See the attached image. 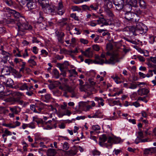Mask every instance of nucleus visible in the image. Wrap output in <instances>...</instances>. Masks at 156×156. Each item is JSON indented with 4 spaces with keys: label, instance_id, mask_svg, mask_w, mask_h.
I'll return each instance as SVG.
<instances>
[{
    "label": "nucleus",
    "instance_id": "42",
    "mask_svg": "<svg viewBox=\"0 0 156 156\" xmlns=\"http://www.w3.org/2000/svg\"><path fill=\"white\" fill-rule=\"evenodd\" d=\"M100 129V127L98 125L93 126H92V129L94 131L99 130Z\"/></svg>",
    "mask_w": 156,
    "mask_h": 156
},
{
    "label": "nucleus",
    "instance_id": "26",
    "mask_svg": "<svg viewBox=\"0 0 156 156\" xmlns=\"http://www.w3.org/2000/svg\"><path fill=\"white\" fill-rule=\"evenodd\" d=\"M38 1L42 7L45 6V5H46L49 3L48 0H38Z\"/></svg>",
    "mask_w": 156,
    "mask_h": 156
},
{
    "label": "nucleus",
    "instance_id": "15",
    "mask_svg": "<svg viewBox=\"0 0 156 156\" xmlns=\"http://www.w3.org/2000/svg\"><path fill=\"white\" fill-rule=\"evenodd\" d=\"M96 60L93 61V63L95 64H102L104 63V60L101 58V57L99 56L95 57Z\"/></svg>",
    "mask_w": 156,
    "mask_h": 156
},
{
    "label": "nucleus",
    "instance_id": "9",
    "mask_svg": "<svg viewBox=\"0 0 156 156\" xmlns=\"http://www.w3.org/2000/svg\"><path fill=\"white\" fill-rule=\"evenodd\" d=\"M55 34L58 36V39L59 42L61 43H63V37L64 36V33L63 32H59L58 30L55 32Z\"/></svg>",
    "mask_w": 156,
    "mask_h": 156
},
{
    "label": "nucleus",
    "instance_id": "56",
    "mask_svg": "<svg viewBox=\"0 0 156 156\" xmlns=\"http://www.w3.org/2000/svg\"><path fill=\"white\" fill-rule=\"evenodd\" d=\"M137 58L140 62H144L145 60L144 58L143 57L141 56L140 55L138 56H137Z\"/></svg>",
    "mask_w": 156,
    "mask_h": 156
},
{
    "label": "nucleus",
    "instance_id": "39",
    "mask_svg": "<svg viewBox=\"0 0 156 156\" xmlns=\"http://www.w3.org/2000/svg\"><path fill=\"white\" fill-rule=\"evenodd\" d=\"M28 62L32 65L33 66H35L37 65L36 62L34 61L33 59H29L28 61Z\"/></svg>",
    "mask_w": 156,
    "mask_h": 156
},
{
    "label": "nucleus",
    "instance_id": "12",
    "mask_svg": "<svg viewBox=\"0 0 156 156\" xmlns=\"http://www.w3.org/2000/svg\"><path fill=\"white\" fill-rule=\"evenodd\" d=\"M130 9H132L134 11L135 15H136L138 16V15H141L143 13V12L141 11L139 8L137 7H135L133 8H131Z\"/></svg>",
    "mask_w": 156,
    "mask_h": 156
},
{
    "label": "nucleus",
    "instance_id": "27",
    "mask_svg": "<svg viewBox=\"0 0 156 156\" xmlns=\"http://www.w3.org/2000/svg\"><path fill=\"white\" fill-rule=\"evenodd\" d=\"M139 3L140 7L141 8H145L146 4L143 0H139Z\"/></svg>",
    "mask_w": 156,
    "mask_h": 156
},
{
    "label": "nucleus",
    "instance_id": "63",
    "mask_svg": "<svg viewBox=\"0 0 156 156\" xmlns=\"http://www.w3.org/2000/svg\"><path fill=\"white\" fill-rule=\"evenodd\" d=\"M41 55H47L48 54V52L45 50L43 49L41 51Z\"/></svg>",
    "mask_w": 156,
    "mask_h": 156
},
{
    "label": "nucleus",
    "instance_id": "52",
    "mask_svg": "<svg viewBox=\"0 0 156 156\" xmlns=\"http://www.w3.org/2000/svg\"><path fill=\"white\" fill-rule=\"evenodd\" d=\"M80 89L81 91L86 92V86L84 85L81 86L80 87Z\"/></svg>",
    "mask_w": 156,
    "mask_h": 156
},
{
    "label": "nucleus",
    "instance_id": "31",
    "mask_svg": "<svg viewBox=\"0 0 156 156\" xmlns=\"http://www.w3.org/2000/svg\"><path fill=\"white\" fill-rule=\"evenodd\" d=\"M105 11L107 13V14L110 16L112 17L114 16V15L112 13V12L110 10V9H106L105 10Z\"/></svg>",
    "mask_w": 156,
    "mask_h": 156
},
{
    "label": "nucleus",
    "instance_id": "18",
    "mask_svg": "<svg viewBox=\"0 0 156 156\" xmlns=\"http://www.w3.org/2000/svg\"><path fill=\"white\" fill-rule=\"evenodd\" d=\"M90 48H88L85 51H82V53L86 57L90 58L92 57L90 55L91 52L90 51Z\"/></svg>",
    "mask_w": 156,
    "mask_h": 156
},
{
    "label": "nucleus",
    "instance_id": "36",
    "mask_svg": "<svg viewBox=\"0 0 156 156\" xmlns=\"http://www.w3.org/2000/svg\"><path fill=\"white\" fill-rule=\"evenodd\" d=\"M71 9L73 11H81V9L78 7L76 6H72Z\"/></svg>",
    "mask_w": 156,
    "mask_h": 156
},
{
    "label": "nucleus",
    "instance_id": "3",
    "mask_svg": "<svg viewBox=\"0 0 156 156\" xmlns=\"http://www.w3.org/2000/svg\"><path fill=\"white\" fill-rule=\"evenodd\" d=\"M121 58H122L119 57V55L117 53H114L111 55L108 63L114 64L116 62H119Z\"/></svg>",
    "mask_w": 156,
    "mask_h": 156
},
{
    "label": "nucleus",
    "instance_id": "41",
    "mask_svg": "<svg viewBox=\"0 0 156 156\" xmlns=\"http://www.w3.org/2000/svg\"><path fill=\"white\" fill-rule=\"evenodd\" d=\"M70 17L72 18H73L75 20L78 21L79 19L78 17L77 16L76 14L75 13H72L70 15Z\"/></svg>",
    "mask_w": 156,
    "mask_h": 156
},
{
    "label": "nucleus",
    "instance_id": "48",
    "mask_svg": "<svg viewBox=\"0 0 156 156\" xmlns=\"http://www.w3.org/2000/svg\"><path fill=\"white\" fill-rule=\"evenodd\" d=\"M58 66H59V69L62 72L64 71V66L62 64H61L60 63H59L58 64Z\"/></svg>",
    "mask_w": 156,
    "mask_h": 156
},
{
    "label": "nucleus",
    "instance_id": "13",
    "mask_svg": "<svg viewBox=\"0 0 156 156\" xmlns=\"http://www.w3.org/2000/svg\"><path fill=\"white\" fill-rule=\"evenodd\" d=\"M120 139L116 137L112 138L109 137L108 140V142L109 143L112 144L113 143H119Z\"/></svg>",
    "mask_w": 156,
    "mask_h": 156
},
{
    "label": "nucleus",
    "instance_id": "7",
    "mask_svg": "<svg viewBox=\"0 0 156 156\" xmlns=\"http://www.w3.org/2000/svg\"><path fill=\"white\" fill-rule=\"evenodd\" d=\"M6 9L7 12L12 14L16 20H17V21L19 22V20L20 18L21 17L19 12L15 10L11 9L9 8H6Z\"/></svg>",
    "mask_w": 156,
    "mask_h": 156
},
{
    "label": "nucleus",
    "instance_id": "23",
    "mask_svg": "<svg viewBox=\"0 0 156 156\" xmlns=\"http://www.w3.org/2000/svg\"><path fill=\"white\" fill-rule=\"evenodd\" d=\"M95 100L98 101L99 106L100 107V105H101L102 106H104V104L103 103L104 100L101 98H99L98 97H95Z\"/></svg>",
    "mask_w": 156,
    "mask_h": 156
},
{
    "label": "nucleus",
    "instance_id": "14",
    "mask_svg": "<svg viewBox=\"0 0 156 156\" xmlns=\"http://www.w3.org/2000/svg\"><path fill=\"white\" fill-rule=\"evenodd\" d=\"M57 153L56 150L53 148L48 149L47 152V156H54Z\"/></svg>",
    "mask_w": 156,
    "mask_h": 156
},
{
    "label": "nucleus",
    "instance_id": "2",
    "mask_svg": "<svg viewBox=\"0 0 156 156\" xmlns=\"http://www.w3.org/2000/svg\"><path fill=\"white\" fill-rule=\"evenodd\" d=\"M125 18L130 22L136 23L139 20L138 17L135 15L134 13L130 11H128L125 13Z\"/></svg>",
    "mask_w": 156,
    "mask_h": 156
},
{
    "label": "nucleus",
    "instance_id": "34",
    "mask_svg": "<svg viewBox=\"0 0 156 156\" xmlns=\"http://www.w3.org/2000/svg\"><path fill=\"white\" fill-rule=\"evenodd\" d=\"M53 72L55 76V77L56 78H58L59 77V73L57 70L56 69H54Z\"/></svg>",
    "mask_w": 156,
    "mask_h": 156
},
{
    "label": "nucleus",
    "instance_id": "45",
    "mask_svg": "<svg viewBox=\"0 0 156 156\" xmlns=\"http://www.w3.org/2000/svg\"><path fill=\"white\" fill-rule=\"evenodd\" d=\"M20 89L22 90H24L28 89V87L27 84L24 83L22 86L20 87Z\"/></svg>",
    "mask_w": 156,
    "mask_h": 156
},
{
    "label": "nucleus",
    "instance_id": "59",
    "mask_svg": "<svg viewBox=\"0 0 156 156\" xmlns=\"http://www.w3.org/2000/svg\"><path fill=\"white\" fill-rule=\"evenodd\" d=\"M137 86L135 84L131 83L130 86L129 87V88L132 89H135L136 88Z\"/></svg>",
    "mask_w": 156,
    "mask_h": 156
},
{
    "label": "nucleus",
    "instance_id": "61",
    "mask_svg": "<svg viewBox=\"0 0 156 156\" xmlns=\"http://www.w3.org/2000/svg\"><path fill=\"white\" fill-rule=\"evenodd\" d=\"M10 73L12 72L15 74L17 72L16 71V70L14 69L11 66H10Z\"/></svg>",
    "mask_w": 156,
    "mask_h": 156
},
{
    "label": "nucleus",
    "instance_id": "54",
    "mask_svg": "<svg viewBox=\"0 0 156 156\" xmlns=\"http://www.w3.org/2000/svg\"><path fill=\"white\" fill-rule=\"evenodd\" d=\"M82 8L84 10H88L89 11H91L90 9V6H88L86 5H83L82 6Z\"/></svg>",
    "mask_w": 156,
    "mask_h": 156
},
{
    "label": "nucleus",
    "instance_id": "1",
    "mask_svg": "<svg viewBox=\"0 0 156 156\" xmlns=\"http://www.w3.org/2000/svg\"><path fill=\"white\" fill-rule=\"evenodd\" d=\"M18 27V34L23 36L25 34V30H30L32 27L26 21L25 19L23 17H21L19 20V22L16 23Z\"/></svg>",
    "mask_w": 156,
    "mask_h": 156
},
{
    "label": "nucleus",
    "instance_id": "46",
    "mask_svg": "<svg viewBox=\"0 0 156 156\" xmlns=\"http://www.w3.org/2000/svg\"><path fill=\"white\" fill-rule=\"evenodd\" d=\"M92 154L94 155H99L100 152L97 150H94L92 151Z\"/></svg>",
    "mask_w": 156,
    "mask_h": 156
},
{
    "label": "nucleus",
    "instance_id": "47",
    "mask_svg": "<svg viewBox=\"0 0 156 156\" xmlns=\"http://www.w3.org/2000/svg\"><path fill=\"white\" fill-rule=\"evenodd\" d=\"M80 41L81 42L84 44H87L88 42L87 40L84 39L80 38Z\"/></svg>",
    "mask_w": 156,
    "mask_h": 156
},
{
    "label": "nucleus",
    "instance_id": "8",
    "mask_svg": "<svg viewBox=\"0 0 156 156\" xmlns=\"http://www.w3.org/2000/svg\"><path fill=\"white\" fill-rule=\"evenodd\" d=\"M27 1L28 2L27 4V6L29 10H31L35 8L36 6L35 2H37V0Z\"/></svg>",
    "mask_w": 156,
    "mask_h": 156
},
{
    "label": "nucleus",
    "instance_id": "4",
    "mask_svg": "<svg viewBox=\"0 0 156 156\" xmlns=\"http://www.w3.org/2000/svg\"><path fill=\"white\" fill-rule=\"evenodd\" d=\"M44 11L47 13H51V15H53V13L55 12L56 8L55 6L50 5L49 4H47L46 5H45V6L42 7Z\"/></svg>",
    "mask_w": 156,
    "mask_h": 156
},
{
    "label": "nucleus",
    "instance_id": "32",
    "mask_svg": "<svg viewBox=\"0 0 156 156\" xmlns=\"http://www.w3.org/2000/svg\"><path fill=\"white\" fill-rule=\"evenodd\" d=\"M12 134L11 132L8 130L7 129H6L4 132V133L2 134V136L3 137L5 136L11 135Z\"/></svg>",
    "mask_w": 156,
    "mask_h": 156
},
{
    "label": "nucleus",
    "instance_id": "17",
    "mask_svg": "<svg viewBox=\"0 0 156 156\" xmlns=\"http://www.w3.org/2000/svg\"><path fill=\"white\" fill-rule=\"evenodd\" d=\"M2 72L5 75H9L10 73V66L4 67L2 69Z\"/></svg>",
    "mask_w": 156,
    "mask_h": 156
},
{
    "label": "nucleus",
    "instance_id": "28",
    "mask_svg": "<svg viewBox=\"0 0 156 156\" xmlns=\"http://www.w3.org/2000/svg\"><path fill=\"white\" fill-rule=\"evenodd\" d=\"M36 23L38 24V26L41 30L46 28V25L45 24H44L41 22L39 23V21H37Z\"/></svg>",
    "mask_w": 156,
    "mask_h": 156
},
{
    "label": "nucleus",
    "instance_id": "40",
    "mask_svg": "<svg viewBox=\"0 0 156 156\" xmlns=\"http://www.w3.org/2000/svg\"><path fill=\"white\" fill-rule=\"evenodd\" d=\"M155 38V37L153 36L150 35L149 36V42L151 44H153L154 42V39Z\"/></svg>",
    "mask_w": 156,
    "mask_h": 156
},
{
    "label": "nucleus",
    "instance_id": "43",
    "mask_svg": "<svg viewBox=\"0 0 156 156\" xmlns=\"http://www.w3.org/2000/svg\"><path fill=\"white\" fill-rule=\"evenodd\" d=\"M150 151H151V148L148 149H145L144 151V153L145 154H149Z\"/></svg>",
    "mask_w": 156,
    "mask_h": 156
},
{
    "label": "nucleus",
    "instance_id": "21",
    "mask_svg": "<svg viewBox=\"0 0 156 156\" xmlns=\"http://www.w3.org/2000/svg\"><path fill=\"white\" fill-rule=\"evenodd\" d=\"M90 9L91 11L92 10L96 11L99 9V4L98 3H94L90 6Z\"/></svg>",
    "mask_w": 156,
    "mask_h": 156
},
{
    "label": "nucleus",
    "instance_id": "55",
    "mask_svg": "<svg viewBox=\"0 0 156 156\" xmlns=\"http://www.w3.org/2000/svg\"><path fill=\"white\" fill-rule=\"evenodd\" d=\"M85 62L89 64L90 63H94L93 61L90 59H87L85 60Z\"/></svg>",
    "mask_w": 156,
    "mask_h": 156
},
{
    "label": "nucleus",
    "instance_id": "5",
    "mask_svg": "<svg viewBox=\"0 0 156 156\" xmlns=\"http://www.w3.org/2000/svg\"><path fill=\"white\" fill-rule=\"evenodd\" d=\"M113 2L116 10H120L123 8L124 4L123 0H113Z\"/></svg>",
    "mask_w": 156,
    "mask_h": 156
},
{
    "label": "nucleus",
    "instance_id": "6",
    "mask_svg": "<svg viewBox=\"0 0 156 156\" xmlns=\"http://www.w3.org/2000/svg\"><path fill=\"white\" fill-rule=\"evenodd\" d=\"M146 27L145 25L141 23H136V28L138 34H142L145 32L144 30Z\"/></svg>",
    "mask_w": 156,
    "mask_h": 156
},
{
    "label": "nucleus",
    "instance_id": "35",
    "mask_svg": "<svg viewBox=\"0 0 156 156\" xmlns=\"http://www.w3.org/2000/svg\"><path fill=\"white\" fill-rule=\"evenodd\" d=\"M69 148L68 143L67 142L64 143L63 145V149L65 150H67Z\"/></svg>",
    "mask_w": 156,
    "mask_h": 156
},
{
    "label": "nucleus",
    "instance_id": "53",
    "mask_svg": "<svg viewBox=\"0 0 156 156\" xmlns=\"http://www.w3.org/2000/svg\"><path fill=\"white\" fill-rule=\"evenodd\" d=\"M63 8V6L62 2H60L58 3V10H60L62 9Z\"/></svg>",
    "mask_w": 156,
    "mask_h": 156
},
{
    "label": "nucleus",
    "instance_id": "49",
    "mask_svg": "<svg viewBox=\"0 0 156 156\" xmlns=\"http://www.w3.org/2000/svg\"><path fill=\"white\" fill-rule=\"evenodd\" d=\"M148 65L149 67L151 68L154 69H156V65L151 64L150 63H148Z\"/></svg>",
    "mask_w": 156,
    "mask_h": 156
},
{
    "label": "nucleus",
    "instance_id": "51",
    "mask_svg": "<svg viewBox=\"0 0 156 156\" xmlns=\"http://www.w3.org/2000/svg\"><path fill=\"white\" fill-rule=\"evenodd\" d=\"M5 126L9 127V128H14L16 127V126L14 125H12V124H5L3 125Z\"/></svg>",
    "mask_w": 156,
    "mask_h": 156
},
{
    "label": "nucleus",
    "instance_id": "19",
    "mask_svg": "<svg viewBox=\"0 0 156 156\" xmlns=\"http://www.w3.org/2000/svg\"><path fill=\"white\" fill-rule=\"evenodd\" d=\"M77 153V151L75 149H73L69 150V151H66V153L71 156H74L76 155Z\"/></svg>",
    "mask_w": 156,
    "mask_h": 156
},
{
    "label": "nucleus",
    "instance_id": "64",
    "mask_svg": "<svg viewBox=\"0 0 156 156\" xmlns=\"http://www.w3.org/2000/svg\"><path fill=\"white\" fill-rule=\"evenodd\" d=\"M139 75L140 77H142L143 78H144L145 77V74L141 72L139 73Z\"/></svg>",
    "mask_w": 156,
    "mask_h": 156
},
{
    "label": "nucleus",
    "instance_id": "11",
    "mask_svg": "<svg viewBox=\"0 0 156 156\" xmlns=\"http://www.w3.org/2000/svg\"><path fill=\"white\" fill-rule=\"evenodd\" d=\"M96 21H97L98 24H102L101 25V27H103L104 25H108V23L103 18H99Z\"/></svg>",
    "mask_w": 156,
    "mask_h": 156
},
{
    "label": "nucleus",
    "instance_id": "50",
    "mask_svg": "<svg viewBox=\"0 0 156 156\" xmlns=\"http://www.w3.org/2000/svg\"><path fill=\"white\" fill-rule=\"evenodd\" d=\"M45 99L47 101H49L51 98V97L50 94H48L45 95L44 96Z\"/></svg>",
    "mask_w": 156,
    "mask_h": 156
},
{
    "label": "nucleus",
    "instance_id": "38",
    "mask_svg": "<svg viewBox=\"0 0 156 156\" xmlns=\"http://www.w3.org/2000/svg\"><path fill=\"white\" fill-rule=\"evenodd\" d=\"M93 49L96 51H98L100 49L99 46L97 44H95L92 46Z\"/></svg>",
    "mask_w": 156,
    "mask_h": 156
},
{
    "label": "nucleus",
    "instance_id": "22",
    "mask_svg": "<svg viewBox=\"0 0 156 156\" xmlns=\"http://www.w3.org/2000/svg\"><path fill=\"white\" fill-rule=\"evenodd\" d=\"M18 109H20V108L18 106H15L13 108H10V110L13 113H15L16 114H18L19 112L17 110Z\"/></svg>",
    "mask_w": 156,
    "mask_h": 156
},
{
    "label": "nucleus",
    "instance_id": "20",
    "mask_svg": "<svg viewBox=\"0 0 156 156\" xmlns=\"http://www.w3.org/2000/svg\"><path fill=\"white\" fill-rule=\"evenodd\" d=\"M89 101L86 102L81 101L79 103V109H81L85 107L88 104Z\"/></svg>",
    "mask_w": 156,
    "mask_h": 156
},
{
    "label": "nucleus",
    "instance_id": "16",
    "mask_svg": "<svg viewBox=\"0 0 156 156\" xmlns=\"http://www.w3.org/2000/svg\"><path fill=\"white\" fill-rule=\"evenodd\" d=\"M105 9H110L112 6V2L109 0H105L104 1Z\"/></svg>",
    "mask_w": 156,
    "mask_h": 156
},
{
    "label": "nucleus",
    "instance_id": "25",
    "mask_svg": "<svg viewBox=\"0 0 156 156\" xmlns=\"http://www.w3.org/2000/svg\"><path fill=\"white\" fill-rule=\"evenodd\" d=\"M107 139V137L105 135L103 134L101 136L99 137V140L101 141L99 142L100 144L101 145V142H105L106 141Z\"/></svg>",
    "mask_w": 156,
    "mask_h": 156
},
{
    "label": "nucleus",
    "instance_id": "60",
    "mask_svg": "<svg viewBox=\"0 0 156 156\" xmlns=\"http://www.w3.org/2000/svg\"><path fill=\"white\" fill-rule=\"evenodd\" d=\"M150 59L151 62L154 63H156V56L154 57H151Z\"/></svg>",
    "mask_w": 156,
    "mask_h": 156
},
{
    "label": "nucleus",
    "instance_id": "57",
    "mask_svg": "<svg viewBox=\"0 0 156 156\" xmlns=\"http://www.w3.org/2000/svg\"><path fill=\"white\" fill-rule=\"evenodd\" d=\"M107 48L108 49V50H111L112 49L113 46L110 44H107Z\"/></svg>",
    "mask_w": 156,
    "mask_h": 156
},
{
    "label": "nucleus",
    "instance_id": "24",
    "mask_svg": "<svg viewBox=\"0 0 156 156\" xmlns=\"http://www.w3.org/2000/svg\"><path fill=\"white\" fill-rule=\"evenodd\" d=\"M129 31L133 33V35L136 36L138 34L137 32H136V27L133 26H130L129 28Z\"/></svg>",
    "mask_w": 156,
    "mask_h": 156
},
{
    "label": "nucleus",
    "instance_id": "29",
    "mask_svg": "<svg viewBox=\"0 0 156 156\" xmlns=\"http://www.w3.org/2000/svg\"><path fill=\"white\" fill-rule=\"evenodd\" d=\"M10 54L9 53V55H6L3 57V59L2 60V62H3L4 63L7 62V61L8 60Z\"/></svg>",
    "mask_w": 156,
    "mask_h": 156
},
{
    "label": "nucleus",
    "instance_id": "30",
    "mask_svg": "<svg viewBox=\"0 0 156 156\" xmlns=\"http://www.w3.org/2000/svg\"><path fill=\"white\" fill-rule=\"evenodd\" d=\"M137 1L136 0H130V5L133 6L132 8L136 7Z\"/></svg>",
    "mask_w": 156,
    "mask_h": 156
},
{
    "label": "nucleus",
    "instance_id": "10",
    "mask_svg": "<svg viewBox=\"0 0 156 156\" xmlns=\"http://www.w3.org/2000/svg\"><path fill=\"white\" fill-rule=\"evenodd\" d=\"M149 92L148 89L145 88H140L138 90V94L141 96L147 94Z\"/></svg>",
    "mask_w": 156,
    "mask_h": 156
},
{
    "label": "nucleus",
    "instance_id": "33",
    "mask_svg": "<svg viewBox=\"0 0 156 156\" xmlns=\"http://www.w3.org/2000/svg\"><path fill=\"white\" fill-rule=\"evenodd\" d=\"M9 6H10L13 4V2L12 0H3Z\"/></svg>",
    "mask_w": 156,
    "mask_h": 156
},
{
    "label": "nucleus",
    "instance_id": "58",
    "mask_svg": "<svg viewBox=\"0 0 156 156\" xmlns=\"http://www.w3.org/2000/svg\"><path fill=\"white\" fill-rule=\"evenodd\" d=\"M39 14L40 17L39 18L38 20H43L44 19V17L42 16L43 12H39Z\"/></svg>",
    "mask_w": 156,
    "mask_h": 156
},
{
    "label": "nucleus",
    "instance_id": "37",
    "mask_svg": "<svg viewBox=\"0 0 156 156\" xmlns=\"http://www.w3.org/2000/svg\"><path fill=\"white\" fill-rule=\"evenodd\" d=\"M65 89L69 92H72L73 91V89L72 87H69L68 86L66 85L65 86Z\"/></svg>",
    "mask_w": 156,
    "mask_h": 156
},
{
    "label": "nucleus",
    "instance_id": "44",
    "mask_svg": "<svg viewBox=\"0 0 156 156\" xmlns=\"http://www.w3.org/2000/svg\"><path fill=\"white\" fill-rule=\"evenodd\" d=\"M28 91L26 92V94L29 96H31L34 94L33 91L31 90H29L27 89Z\"/></svg>",
    "mask_w": 156,
    "mask_h": 156
},
{
    "label": "nucleus",
    "instance_id": "62",
    "mask_svg": "<svg viewBox=\"0 0 156 156\" xmlns=\"http://www.w3.org/2000/svg\"><path fill=\"white\" fill-rule=\"evenodd\" d=\"M138 134L140 138H143L144 137L143 133L142 131H139L138 133Z\"/></svg>",
    "mask_w": 156,
    "mask_h": 156
}]
</instances>
